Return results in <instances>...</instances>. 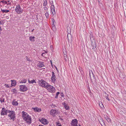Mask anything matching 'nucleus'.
I'll use <instances>...</instances> for the list:
<instances>
[{
	"instance_id": "obj_1",
	"label": "nucleus",
	"mask_w": 126,
	"mask_h": 126,
	"mask_svg": "<svg viewBox=\"0 0 126 126\" xmlns=\"http://www.w3.org/2000/svg\"><path fill=\"white\" fill-rule=\"evenodd\" d=\"M22 117L23 120L26 121L27 123L30 124L32 123L31 117L28 113L24 111L22 112Z\"/></svg>"
},
{
	"instance_id": "obj_2",
	"label": "nucleus",
	"mask_w": 126,
	"mask_h": 126,
	"mask_svg": "<svg viewBox=\"0 0 126 126\" xmlns=\"http://www.w3.org/2000/svg\"><path fill=\"white\" fill-rule=\"evenodd\" d=\"M9 114L8 115V116L9 117L10 120H12V121H14L16 119V114L15 112L13 110H9L8 111V112Z\"/></svg>"
},
{
	"instance_id": "obj_3",
	"label": "nucleus",
	"mask_w": 126,
	"mask_h": 126,
	"mask_svg": "<svg viewBox=\"0 0 126 126\" xmlns=\"http://www.w3.org/2000/svg\"><path fill=\"white\" fill-rule=\"evenodd\" d=\"M89 76L91 82L94 84L96 82V79L94 77V75L92 70L89 71Z\"/></svg>"
},
{
	"instance_id": "obj_4",
	"label": "nucleus",
	"mask_w": 126,
	"mask_h": 126,
	"mask_svg": "<svg viewBox=\"0 0 126 126\" xmlns=\"http://www.w3.org/2000/svg\"><path fill=\"white\" fill-rule=\"evenodd\" d=\"M15 10L16 12L18 14H21L23 11V10L21 8L20 5L19 4L16 5Z\"/></svg>"
},
{
	"instance_id": "obj_5",
	"label": "nucleus",
	"mask_w": 126,
	"mask_h": 126,
	"mask_svg": "<svg viewBox=\"0 0 126 126\" xmlns=\"http://www.w3.org/2000/svg\"><path fill=\"white\" fill-rule=\"evenodd\" d=\"M46 88L49 92L54 93L55 92V88L49 84L46 85Z\"/></svg>"
},
{
	"instance_id": "obj_6",
	"label": "nucleus",
	"mask_w": 126,
	"mask_h": 126,
	"mask_svg": "<svg viewBox=\"0 0 126 126\" xmlns=\"http://www.w3.org/2000/svg\"><path fill=\"white\" fill-rule=\"evenodd\" d=\"M38 83L39 85L41 86L42 87H44L46 88L47 84L48 83L46 82L43 79H41V80H39L38 81Z\"/></svg>"
},
{
	"instance_id": "obj_7",
	"label": "nucleus",
	"mask_w": 126,
	"mask_h": 126,
	"mask_svg": "<svg viewBox=\"0 0 126 126\" xmlns=\"http://www.w3.org/2000/svg\"><path fill=\"white\" fill-rule=\"evenodd\" d=\"M59 112L57 110L52 109L50 111V114L53 116H55L56 115L59 114Z\"/></svg>"
},
{
	"instance_id": "obj_8",
	"label": "nucleus",
	"mask_w": 126,
	"mask_h": 126,
	"mask_svg": "<svg viewBox=\"0 0 126 126\" xmlns=\"http://www.w3.org/2000/svg\"><path fill=\"white\" fill-rule=\"evenodd\" d=\"M20 91L21 92H25L28 90L27 87L25 85H20Z\"/></svg>"
},
{
	"instance_id": "obj_9",
	"label": "nucleus",
	"mask_w": 126,
	"mask_h": 126,
	"mask_svg": "<svg viewBox=\"0 0 126 126\" xmlns=\"http://www.w3.org/2000/svg\"><path fill=\"white\" fill-rule=\"evenodd\" d=\"M77 124L78 121L77 119H75L72 121L71 124L72 126H78Z\"/></svg>"
},
{
	"instance_id": "obj_10",
	"label": "nucleus",
	"mask_w": 126,
	"mask_h": 126,
	"mask_svg": "<svg viewBox=\"0 0 126 126\" xmlns=\"http://www.w3.org/2000/svg\"><path fill=\"white\" fill-rule=\"evenodd\" d=\"M44 63L43 62H39V63L38 64V66L41 68L44 66Z\"/></svg>"
},
{
	"instance_id": "obj_11",
	"label": "nucleus",
	"mask_w": 126,
	"mask_h": 126,
	"mask_svg": "<svg viewBox=\"0 0 126 126\" xmlns=\"http://www.w3.org/2000/svg\"><path fill=\"white\" fill-rule=\"evenodd\" d=\"M8 110L3 111V110H1L0 113L1 115H6L7 113L8 112Z\"/></svg>"
},
{
	"instance_id": "obj_12",
	"label": "nucleus",
	"mask_w": 126,
	"mask_h": 126,
	"mask_svg": "<svg viewBox=\"0 0 126 126\" xmlns=\"http://www.w3.org/2000/svg\"><path fill=\"white\" fill-rule=\"evenodd\" d=\"M91 45L93 47L92 49L95 48L96 47V43L95 42H91Z\"/></svg>"
},
{
	"instance_id": "obj_13",
	"label": "nucleus",
	"mask_w": 126,
	"mask_h": 126,
	"mask_svg": "<svg viewBox=\"0 0 126 126\" xmlns=\"http://www.w3.org/2000/svg\"><path fill=\"white\" fill-rule=\"evenodd\" d=\"M11 81L12 82L11 85L13 86H15L16 84V80H11Z\"/></svg>"
},
{
	"instance_id": "obj_14",
	"label": "nucleus",
	"mask_w": 126,
	"mask_h": 126,
	"mask_svg": "<svg viewBox=\"0 0 126 126\" xmlns=\"http://www.w3.org/2000/svg\"><path fill=\"white\" fill-rule=\"evenodd\" d=\"M67 37L68 40H72V36L71 34H67Z\"/></svg>"
},
{
	"instance_id": "obj_15",
	"label": "nucleus",
	"mask_w": 126,
	"mask_h": 126,
	"mask_svg": "<svg viewBox=\"0 0 126 126\" xmlns=\"http://www.w3.org/2000/svg\"><path fill=\"white\" fill-rule=\"evenodd\" d=\"M34 38L35 37L34 36H31L29 37V40L32 42H33L35 41Z\"/></svg>"
},
{
	"instance_id": "obj_16",
	"label": "nucleus",
	"mask_w": 126,
	"mask_h": 126,
	"mask_svg": "<svg viewBox=\"0 0 126 126\" xmlns=\"http://www.w3.org/2000/svg\"><path fill=\"white\" fill-rule=\"evenodd\" d=\"M47 120L46 119H44V120L43 121V122H42V124H43L44 125H46L47 124Z\"/></svg>"
},
{
	"instance_id": "obj_17",
	"label": "nucleus",
	"mask_w": 126,
	"mask_h": 126,
	"mask_svg": "<svg viewBox=\"0 0 126 126\" xmlns=\"http://www.w3.org/2000/svg\"><path fill=\"white\" fill-rule=\"evenodd\" d=\"M12 104L14 106H17L18 105V103L17 102L14 101L13 100L12 102Z\"/></svg>"
},
{
	"instance_id": "obj_18",
	"label": "nucleus",
	"mask_w": 126,
	"mask_h": 126,
	"mask_svg": "<svg viewBox=\"0 0 126 126\" xmlns=\"http://www.w3.org/2000/svg\"><path fill=\"white\" fill-rule=\"evenodd\" d=\"M99 122L102 126V122L103 123H104V121L103 119L102 118L100 119V120H99Z\"/></svg>"
},
{
	"instance_id": "obj_19",
	"label": "nucleus",
	"mask_w": 126,
	"mask_h": 126,
	"mask_svg": "<svg viewBox=\"0 0 126 126\" xmlns=\"http://www.w3.org/2000/svg\"><path fill=\"white\" fill-rule=\"evenodd\" d=\"M28 82L29 83H36L35 80H31V81H30L29 80H28Z\"/></svg>"
},
{
	"instance_id": "obj_20",
	"label": "nucleus",
	"mask_w": 126,
	"mask_h": 126,
	"mask_svg": "<svg viewBox=\"0 0 126 126\" xmlns=\"http://www.w3.org/2000/svg\"><path fill=\"white\" fill-rule=\"evenodd\" d=\"M1 11L3 13L5 12L6 13H8L9 12V10H2V9H1Z\"/></svg>"
},
{
	"instance_id": "obj_21",
	"label": "nucleus",
	"mask_w": 126,
	"mask_h": 126,
	"mask_svg": "<svg viewBox=\"0 0 126 126\" xmlns=\"http://www.w3.org/2000/svg\"><path fill=\"white\" fill-rule=\"evenodd\" d=\"M56 77H51V79L53 82H55L56 79H55Z\"/></svg>"
},
{
	"instance_id": "obj_22",
	"label": "nucleus",
	"mask_w": 126,
	"mask_h": 126,
	"mask_svg": "<svg viewBox=\"0 0 126 126\" xmlns=\"http://www.w3.org/2000/svg\"><path fill=\"white\" fill-rule=\"evenodd\" d=\"M67 32H68V34H71L70 33L71 32V29L69 27L67 28Z\"/></svg>"
},
{
	"instance_id": "obj_23",
	"label": "nucleus",
	"mask_w": 126,
	"mask_h": 126,
	"mask_svg": "<svg viewBox=\"0 0 126 126\" xmlns=\"http://www.w3.org/2000/svg\"><path fill=\"white\" fill-rule=\"evenodd\" d=\"M4 99L3 98H0V101L1 103L4 102Z\"/></svg>"
},
{
	"instance_id": "obj_24",
	"label": "nucleus",
	"mask_w": 126,
	"mask_h": 126,
	"mask_svg": "<svg viewBox=\"0 0 126 126\" xmlns=\"http://www.w3.org/2000/svg\"><path fill=\"white\" fill-rule=\"evenodd\" d=\"M26 82V79H24L20 82V83H25Z\"/></svg>"
},
{
	"instance_id": "obj_25",
	"label": "nucleus",
	"mask_w": 126,
	"mask_h": 126,
	"mask_svg": "<svg viewBox=\"0 0 126 126\" xmlns=\"http://www.w3.org/2000/svg\"><path fill=\"white\" fill-rule=\"evenodd\" d=\"M44 3L43 4V6L44 7L46 6L47 4V0H44Z\"/></svg>"
},
{
	"instance_id": "obj_26",
	"label": "nucleus",
	"mask_w": 126,
	"mask_h": 126,
	"mask_svg": "<svg viewBox=\"0 0 126 126\" xmlns=\"http://www.w3.org/2000/svg\"><path fill=\"white\" fill-rule=\"evenodd\" d=\"M45 118H39V121H40V122H41V123L42 122H43V120H44V119Z\"/></svg>"
},
{
	"instance_id": "obj_27",
	"label": "nucleus",
	"mask_w": 126,
	"mask_h": 126,
	"mask_svg": "<svg viewBox=\"0 0 126 126\" xmlns=\"http://www.w3.org/2000/svg\"><path fill=\"white\" fill-rule=\"evenodd\" d=\"M12 91L14 93H16L17 92L16 90L15 89H13L12 90Z\"/></svg>"
},
{
	"instance_id": "obj_28",
	"label": "nucleus",
	"mask_w": 126,
	"mask_h": 126,
	"mask_svg": "<svg viewBox=\"0 0 126 126\" xmlns=\"http://www.w3.org/2000/svg\"><path fill=\"white\" fill-rule=\"evenodd\" d=\"M60 93L59 92H58L56 94V96L55 97V98H58V96L59 94H60Z\"/></svg>"
},
{
	"instance_id": "obj_29",
	"label": "nucleus",
	"mask_w": 126,
	"mask_h": 126,
	"mask_svg": "<svg viewBox=\"0 0 126 126\" xmlns=\"http://www.w3.org/2000/svg\"><path fill=\"white\" fill-rule=\"evenodd\" d=\"M51 12H52V10L55 9V7L53 5H52L51 6Z\"/></svg>"
},
{
	"instance_id": "obj_30",
	"label": "nucleus",
	"mask_w": 126,
	"mask_h": 126,
	"mask_svg": "<svg viewBox=\"0 0 126 126\" xmlns=\"http://www.w3.org/2000/svg\"><path fill=\"white\" fill-rule=\"evenodd\" d=\"M45 15L46 18H48V16H49V14H48V12H47L46 13H45Z\"/></svg>"
},
{
	"instance_id": "obj_31",
	"label": "nucleus",
	"mask_w": 126,
	"mask_h": 126,
	"mask_svg": "<svg viewBox=\"0 0 126 126\" xmlns=\"http://www.w3.org/2000/svg\"><path fill=\"white\" fill-rule=\"evenodd\" d=\"M52 75L51 77H56L55 74V73L53 71L52 72Z\"/></svg>"
},
{
	"instance_id": "obj_32",
	"label": "nucleus",
	"mask_w": 126,
	"mask_h": 126,
	"mask_svg": "<svg viewBox=\"0 0 126 126\" xmlns=\"http://www.w3.org/2000/svg\"><path fill=\"white\" fill-rule=\"evenodd\" d=\"M52 14L53 15H54L56 13L55 9L52 10Z\"/></svg>"
},
{
	"instance_id": "obj_33",
	"label": "nucleus",
	"mask_w": 126,
	"mask_h": 126,
	"mask_svg": "<svg viewBox=\"0 0 126 126\" xmlns=\"http://www.w3.org/2000/svg\"><path fill=\"white\" fill-rule=\"evenodd\" d=\"M99 105L101 108H103L104 107L102 103H99Z\"/></svg>"
},
{
	"instance_id": "obj_34",
	"label": "nucleus",
	"mask_w": 126,
	"mask_h": 126,
	"mask_svg": "<svg viewBox=\"0 0 126 126\" xmlns=\"http://www.w3.org/2000/svg\"><path fill=\"white\" fill-rule=\"evenodd\" d=\"M1 2L3 3H4L5 4H7V2L6 1L2 0L1 1Z\"/></svg>"
},
{
	"instance_id": "obj_35",
	"label": "nucleus",
	"mask_w": 126,
	"mask_h": 126,
	"mask_svg": "<svg viewBox=\"0 0 126 126\" xmlns=\"http://www.w3.org/2000/svg\"><path fill=\"white\" fill-rule=\"evenodd\" d=\"M107 95H105V97L108 100V101H109L110 100L109 98H108V95L106 94Z\"/></svg>"
},
{
	"instance_id": "obj_36",
	"label": "nucleus",
	"mask_w": 126,
	"mask_h": 126,
	"mask_svg": "<svg viewBox=\"0 0 126 126\" xmlns=\"http://www.w3.org/2000/svg\"><path fill=\"white\" fill-rule=\"evenodd\" d=\"M107 121V122H110L111 121V119L109 117L106 120Z\"/></svg>"
},
{
	"instance_id": "obj_37",
	"label": "nucleus",
	"mask_w": 126,
	"mask_h": 126,
	"mask_svg": "<svg viewBox=\"0 0 126 126\" xmlns=\"http://www.w3.org/2000/svg\"><path fill=\"white\" fill-rule=\"evenodd\" d=\"M65 108L67 110H68L69 109V107H67L66 105L64 106Z\"/></svg>"
},
{
	"instance_id": "obj_38",
	"label": "nucleus",
	"mask_w": 126,
	"mask_h": 126,
	"mask_svg": "<svg viewBox=\"0 0 126 126\" xmlns=\"http://www.w3.org/2000/svg\"><path fill=\"white\" fill-rule=\"evenodd\" d=\"M104 116L106 120L109 117L107 115H104Z\"/></svg>"
},
{
	"instance_id": "obj_39",
	"label": "nucleus",
	"mask_w": 126,
	"mask_h": 126,
	"mask_svg": "<svg viewBox=\"0 0 126 126\" xmlns=\"http://www.w3.org/2000/svg\"><path fill=\"white\" fill-rule=\"evenodd\" d=\"M57 126H62L61 124L59 123H57Z\"/></svg>"
},
{
	"instance_id": "obj_40",
	"label": "nucleus",
	"mask_w": 126,
	"mask_h": 126,
	"mask_svg": "<svg viewBox=\"0 0 126 126\" xmlns=\"http://www.w3.org/2000/svg\"><path fill=\"white\" fill-rule=\"evenodd\" d=\"M49 2L50 4H52L53 3V1L52 0H50Z\"/></svg>"
},
{
	"instance_id": "obj_41",
	"label": "nucleus",
	"mask_w": 126,
	"mask_h": 126,
	"mask_svg": "<svg viewBox=\"0 0 126 126\" xmlns=\"http://www.w3.org/2000/svg\"><path fill=\"white\" fill-rule=\"evenodd\" d=\"M3 110V111H5V110H6L5 108H2V110Z\"/></svg>"
},
{
	"instance_id": "obj_42",
	"label": "nucleus",
	"mask_w": 126,
	"mask_h": 126,
	"mask_svg": "<svg viewBox=\"0 0 126 126\" xmlns=\"http://www.w3.org/2000/svg\"><path fill=\"white\" fill-rule=\"evenodd\" d=\"M51 20H52V22H53V24H52V25H54V22L55 21L54 19L53 18H52L51 19Z\"/></svg>"
},
{
	"instance_id": "obj_43",
	"label": "nucleus",
	"mask_w": 126,
	"mask_h": 126,
	"mask_svg": "<svg viewBox=\"0 0 126 126\" xmlns=\"http://www.w3.org/2000/svg\"><path fill=\"white\" fill-rule=\"evenodd\" d=\"M36 111L37 112H39V111H41V109H40L38 108V109H36Z\"/></svg>"
},
{
	"instance_id": "obj_44",
	"label": "nucleus",
	"mask_w": 126,
	"mask_h": 126,
	"mask_svg": "<svg viewBox=\"0 0 126 126\" xmlns=\"http://www.w3.org/2000/svg\"><path fill=\"white\" fill-rule=\"evenodd\" d=\"M5 86L7 88H9V86L8 84H5Z\"/></svg>"
},
{
	"instance_id": "obj_45",
	"label": "nucleus",
	"mask_w": 126,
	"mask_h": 126,
	"mask_svg": "<svg viewBox=\"0 0 126 126\" xmlns=\"http://www.w3.org/2000/svg\"><path fill=\"white\" fill-rule=\"evenodd\" d=\"M48 9L47 8V7H45L44 8V9L45 10H47Z\"/></svg>"
},
{
	"instance_id": "obj_46",
	"label": "nucleus",
	"mask_w": 126,
	"mask_h": 126,
	"mask_svg": "<svg viewBox=\"0 0 126 126\" xmlns=\"http://www.w3.org/2000/svg\"><path fill=\"white\" fill-rule=\"evenodd\" d=\"M62 94L61 95V96L62 97H64V95H63V93H62Z\"/></svg>"
},
{
	"instance_id": "obj_47",
	"label": "nucleus",
	"mask_w": 126,
	"mask_h": 126,
	"mask_svg": "<svg viewBox=\"0 0 126 126\" xmlns=\"http://www.w3.org/2000/svg\"><path fill=\"white\" fill-rule=\"evenodd\" d=\"M33 109L34 110H36V109H38V108H33Z\"/></svg>"
},
{
	"instance_id": "obj_48",
	"label": "nucleus",
	"mask_w": 126,
	"mask_h": 126,
	"mask_svg": "<svg viewBox=\"0 0 126 126\" xmlns=\"http://www.w3.org/2000/svg\"><path fill=\"white\" fill-rule=\"evenodd\" d=\"M50 63H51V66H52V62L51 60H50Z\"/></svg>"
},
{
	"instance_id": "obj_49",
	"label": "nucleus",
	"mask_w": 126,
	"mask_h": 126,
	"mask_svg": "<svg viewBox=\"0 0 126 126\" xmlns=\"http://www.w3.org/2000/svg\"><path fill=\"white\" fill-rule=\"evenodd\" d=\"M45 54V53H43L41 54V55L42 56H44V54Z\"/></svg>"
},
{
	"instance_id": "obj_50",
	"label": "nucleus",
	"mask_w": 126,
	"mask_h": 126,
	"mask_svg": "<svg viewBox=\"0 0 126 126\" xmlns=\"http://www.w3.org/2000/svg\"><path fill=\"white\" fill-rule=\"evenodd\" d=\"M6 18L7 19H8L9 17L8 16H6Z\"/></svg>"
},
{
	"instance_id": "obj_51",
	"label": "nucleus",
	"mask_w": 126,
	"mask_h": 126,
	"mask_svg": "<svg viewBox=\"0 0 126 126\" xmlns=\"http://www.w3.org/2000/svg\"><path fill=\"white\" fill-rule=\"evenodd\" d=\"M98 2V3H99L100 1H101V0H97Z\"/></svg>"
},
{
	"instance_id": "obj_52",
	"label": "nucleus",
	"mask_w": 126,
	"mask_h": 126,
	"mask_svg": "<svg viewBox=\"0 0 126 126\" xmlns=\"http://www.w3.org/2000/svg\"><path fill=\"white\" fill-rule=\"evenodd\" d=\"M79 71H80V72L81 73L82 72H83V71L81 70H80V69L79 70Z\"/></svg>"
},
{
	"instance_id": "obj_53",
	"label": "nucleus",
	"mask_w": 126,
	"mask_h": 126,
	"mask_svg": "<svg viewBox=\"0 0 126 126\" xmlns=\"http://www.w3.org/2000/svg\"><path fill=\"white\" fill-rule=\"evenodd\" d=\"M34 30V29H33L32 30V32H33Z\"/></svg>"
},
{
	"instance_id": "obj_54",
	"label": "nucleus",
	"mask_w": 126,
	"mask_h": 126,
	"mask_svg": "<svg viewBox=\"0 0 126 126\" xmlns=\"http://www.w3.org/2000/svg\"><path fill=\"white\" fill-rule=\"evenodd\" d=\"M0 24H2V23L1 22V21H0Z\"/></svg>"
},
{
	"instance_id": "obj_55",
	"label": "nucleus",
	"mask_w": 126,
	"mask_h": 126,
	"mask_svg": "<svg viewBox=\"0 0 126 126\" xmlns=\"http://www.w3.org/2000/svg\"><path fill=\"white\" fill-rule=\"evenodd\" d=\"M55 68H56V69L57 70V67H55Z\"/></svg>"
},
{
	"instance_id": "obj_56",
	"label": "nucleus",
	"mask_w": 126,
	"mask_h": 126,
	"mask_svg": "<svg viewBox=\"0 0 126 126\" xmlns=\"http://www.w3.org/2000/svg\"><path fill=\"white\" fill-rule=\"evenodd\" d=\"M91 35H93L92 33L91 34Z\"/></svg>"
},
{
	"instance_id": "obj_57",
	"label": "nucleus",
	"mask_w": 126,
	"mask_h": 126,
	"mask_svg": "<svg viewBox=\"0 0 126 126\" xmlns=\"http://www.w3.org/2000/svg\"><path fill=\"white\" fill-rule=\"evenodd\" d=\"M90 39L91 40V41H92V38L91 37L90 38Z\"/></svg>"
},
{
	"instance_id": "obj_58",
	"label": "nucleus",
	"mask_w": 126,
	"mask_h": 126,
	"mask_svg": "<svg viewBox=\"0 0 126 126\" xmlns=\"http://www.w3.org/2000/svg\"><path fill=\"white\" fill-rule=\"evenodd\" d=\"M79 126H81V125H80L79 124Z\"/></svg>"
},
{
	"instance_id": "obj_59",
	"label": "nucleus",
	"mask_w": 126,
	"mask_h": 126,
	"mask_svg": "<svg viewBox=\"0 0 126 126\" xmlns=\"http://www.w3.org/2000/svg\"><path fill=\"white\" fill-rule=\"evenodd\" d=\"M80 68H81V67H79V69H80Z\"/></svg>"
},
{
	"instance_id": "obj_60",
	"label": "nucleus",
	"mask_w": 126,
	"mask_h": 126,
	"mask_svg": "<svg viewBox=\"0 0 126 126\" xmlns=\"http://www.w3.org/2000/svg\"><path fill=\"white\" fill-rule=\"evenodd\" d=\"M52 26H54V25H52Z\"/></svg>"
},
{
	"instance_id": "obj_61",
	"label": "nucleus",
	"mask_w": 126,
	"mask_h": 126,
	"mask_svg": "<svg viewBox=\"0 0 126 126\" xmlns=\"http://www.w3.org/2000/svg\"><path fill=\"white\" fill-rule=\"evenodd\" d=\"M61 120H63V119H61Z\"/></svg>"
}]
</instances>
